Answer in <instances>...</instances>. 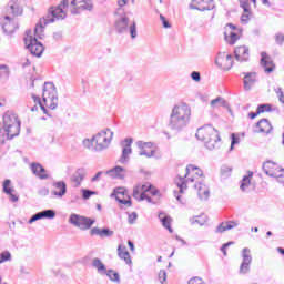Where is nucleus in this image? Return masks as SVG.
Wrapping results in <instances>:
<instances>
[{"label":"nucleus","instance_id":"f257e3e1","mask_svg":"<svg viewBox=\"0 0 284 284\" xmlns=\"http://www.w3.org/2000/svg\"><path fill=\"white\" fill-rule=\"evenodd\" d=\"M192 109L186 103L175 104L169 119V128L173 132H182L190 124Z\"/></svg>","mask_w":284,"mask_h":284},{"label":"nucleus","instance_id":"f03ea898","mask_svg":"<svg viewBox=\"0 0 284 284\" xmlns=\"http://www.w3.org/2000/svg\"><path fill=\"white\" fill-rule=\"evenodd\" d=\"M68 6H70V0H62L59 6L49 8V13L36 24L34 34L38 39H43L44 26L54 23L55 21H63V19L68 17V13L63 10L68 8Z\"/></svg>","mask_w":284,"mask_h":284},{"label":"nucleus","instance_id":"7ed1b4c3","mask_svg":"<svg viewBox=\"0 0 284 284\" xmlns=\"http://www.w3.org/2000/svg\"><path fill=\"white\" fill-rule=\"evenodd\" d=\"M196 140L202 141L206 150H219L221 148V133L211 124L197 129Z\"/></svg>","mask_w":284,"mask_h":284},{"label":"nucleus","instance_id":"20e7f679","mask_svg":"<svg viewBox=\"0 0 284 284\" xmlns=\"http://www.w3.org/2000/svg\"><path fill=\"white\" fill-rule=\"evenodd\" d=\"M2 128L7 131V139L12 140L14 136H19L21 132V121L17 114L8 111L3 114Z\"/></svg>","mask_w":284,"mask_h":284},{"label":"nucleus","instance_id":"39448f33","mask_svg":"<svg viewBox=\"0 0 284 284\" xmlns=\"http://www.w3.org/2000/svg\"><path fill=\"white\" fill-rule=\"evenodd\" d=\"M113 136L114 132H112L110 129L102 130L93 135L92 141L95 143L93 148L94 152H103V150H108L112 143Z\"/></svg>","mask_w":284,"mask_h":284},{"label":"nucleus","instance_id":"423d86ee","mask_svg":"<svg viewBox=\"0 0 284 284\" xmlns=\"http://www.w3.org/2000/svg\"><path fill=\"white\" fill-rule=\"evenodd\" d=\"M42 101L43 103L48 104L50 110H57L59 105V93L57 92V87H54L53 82H45L43 85L42 92Z\"/></svg>","mask_w":284,"mask_h":284},{"label":"nucleus","instance_id":"0eeeda50","mask_svg":"<svg viewBox=\"0 0 284 284\" xmlns=\"http://www.w3.org/2000/svg\"><path fill=\"white\" fill-rule=\"evenodd\" d=\"M186 173L184 176H179V181H175L179 190H180V194H183L184 190H187V182L190 183H194L195 178H187L189 174H195V176L197 179H201V176H203V170H201L199 166H195L193 164H189L186 165Z\"/></svg>","mask_w":284,"mask_h":284},{"label":"nucleus","instance_id":"6e6552de","mask_svg":"<svg viewBox=\"0 0 284 284\" xmlns=\"http://www.w3.org/2000/svg\"><path fill=\"white\" fill-rule=\"evenodd\" d=\"M23 41L27 50H29L32 57H38V58L42 57L45 50V47H43V43L39 42L37 37H32L31 30L26 31V37L23 38Z\"/></svg>","mask_w":284,"mask_h":284},{"label":"nucleus","instance_id":"1a4fd4ad","mask_svg":"<svg viewBox=\"0 0 284 284\" xmlns=\"http://www.w3.org/2000/svg\"><path fill=\"white\" fill-rule=\"evenodd\" d=\"M263 172L271 179H276L278 183H284V169L278 163L267 160L262 165Z\"/></svg>","mask_w":284,"mask_h":284},{"label":"nucleus","instance_id":"9d476101","mask_svg":"<svg viewBox=\"0 0 284 284\" xmlns=\"http://www.w3.org/2000/svg\"><path fill=\"white\" fill-rule=\"evenodd\" d=\"M69 223L71 225H74V227H78L79 230L85 231L92 227L93 223H95V220L92 217H87L77 213H72L69 217Z\"/></svg>","mask_w":284,"mask_h":284},{"label":"nucleus","instance_id":"9b49d317","mask_svg":"<svg viewBox=\"0 0 284 284\" xmlns=\"http://www.w3.org/2000/svg\"><path fill=\"white\" fill-rule=\"evenodd\" d=\"M242 263L240 265V274L245 276V274H250L251 265H252V250L250 247H244L241 253Z\"/></svg>","mask_w":284,"mask_h":284},{"label":"nucleus","instance_id":"f8f14e48","mask_svg":"<svg viewBox=\"0 0 284 284\" xmlns=\"http://www.w3.org/2000/svg\"><path fill=\"white\" fill-rule=\"evenodd\" d=\"M132 143H134V139L126 138L121 142L122 146V155L119 159V163L122 165H128L130 163V154H132Z\"/></svg>","mask_w":284,"mask_h":284},{"label":"nucleus","instance_id":"ddd939ff","mask_svg":"<svg viewBox=\"0 0 284 284\" xmlns=\"http://www.w3.org/2000/svg\"><path fill=\"white\" fill-rule=\"evenodd\" d=\"M215 64L217 65V68H221V70H232V65H234L232 54L220 52L215 59Z\"/></svg>","mask_w":284,"mask_h":284},{"label":"nucleus","instance_id":"4468645a","mask_svg":"<svg viewBox=\"0 0 284 284\" xmlns=\"http://www.w3.org/2000/svg\"><path fill=\"white\" fill-rule=\"evenodd\" d=\"M189 8L191 10H197L199 12H205L214 10L215 4L214 0H193Z\"/></svg>","mask_w":284,"mask_h":284},{"label":"nucleus","instance_id":"2eb2a0df","mask_svg":"<svg viewBox=\"0 0 284 284\" xmlns=\"http://www.w3.org/2000/svg\"><path fill=\"white\" fill-rule=\"evenodd\" d=\"M52 187L51 194L55 196V199H63V196L68 194V184L63 180L53 182Z\"/></svg>","mask_w":284,"mask_h":284},{"label":"nucleus","instance_id":"dca6fc26","mask_svg":"<svg viewBox=\"0 0 284 284\" xmlns=\"http://www.w3.org/2000/svg\"><path fill=\"white\" fill-rule=\"evenodd\" d=\"M85 176H88L85 168L77 169L70 178L71 183H73V187H81V183H83Z\"/></svg>","mask_w":284,"mask_h":284},{"label":"nucleus","instance_id":"f3484780","mask_svg":"<svg viewBox=\"0 0 284 284\" xmlns=\"http://www.w3.org/2000/svg\"><path fill=\"white\" fill-rule=\"evenodd\" d=\"M30 168H31L32 174H34V176H37L41 181H45L50 179V174H48V171L45 170V168H43L41 163L32 162Z\"/></svg>","mask_w":284,"mask_h":284},{"label":"nucleus","instance_id":"a211bd4d","mask_svg":"<svg viewBox=\"0 0 284 284\" xmlns=\"http://www.w3.org/2000/svg\"><path fill=\"white\" fill-rule=\"evenodd\" d=\"M234 57L240 63H247L250 61V48L240 45L234 49Z\"/></svg>","mask_w":284,"mask_h":284},{"label":"nucleus","instance_id":"6ab92c4d","mask_svg":"<svg viewBox=\"0 0 284 284\" xmlns=\"http://www.w3.org/2000/svg\"><path fill=\"white\" fill-rule=\"evenodd\" d=\"M261 65L266 74H272L276 70V64H274V61H272L266 52L261 53Z\"/></svg>","mask_w":284,"mask_h":284},{"label":"nucleus","instance_id":"aec40b11","mask_svg":"<svg viewBox=\"0 0 284 284\" xmlns=\"http://www.w3.org/2000/svg\"><path fill=\"white\" fill-rule=\"evenodd\" d=\"M243 78V85H244V90L246 92H250V90H252V88H254V85L256 84V72H242Z\"/></svg>","mask_w":284,"mask_h":284},{"label":"nucleus","instance_id":"412c9836","mask_svg":"<svg viewBox=\"0 0 284 284\" xmlns=\"http://www.w3.org/2000/svg\"><path fill=\"white\" fill-rule=\"evenodd\" d=\"M194 187L197 190V196L201 201H207L210 199V187L203 181H197Z\"/></svg>","mask_w":284,"mask_h":284},{"label":"nucleus","instance_id":"4be33fe9","mask_svg":"<svg viewBox=\"0 0 284 284\" xmlns=\"http://www.w3.org/2000/svg\"><path fill=\"white\" fill-rule=\"evenodd\" d=\"M12 181H10V179L4 180L2 184V192L9 196L11 203H17V201H19V196L12 193L14 192V189L10 187Z\"/></svg>","mask_w":284,"mask_h":284},{"label":"nucleus","instance_id":"5701e85b","mask_svg":"<svg viewBox=\"0 0 284 284\" xmlns=\"http://www.w3.org/2000/svg\"><path fill=\"white\" fill-rule=\"evenodd\" d=\"M128 23H130V18L123 16L114 22V28L118 34H125L128 32Z\"/></svg>","mask_w":284,"mask_h":284},{"label":"nucleus","instance_id":"b1692460","mask_svg":"<svg viewBox=\"0 0 284 284\" xmlns=\"http://www.w3.org/2000/svg\"><path fill=\"white\" fill-rule=\"evenodd\" d=\"M91 236H100V239H110V236H114V231L109 227L99 229L94 226L90 231Z\"/></svg>","mask_w":284,"mask_h":284},{"label":"nucleus","instance_id":"393cba45","mask_svg":"<svg viewBox=\"0 0 284 284\" xmlns=\"http://www.w3.org/2000/svg\"><path fill=\"white\" fill-rule=\"evenodd\" d=\"M7 12L13 17H21V14H23V9L19 7V0L9 1L7 6Z\"/></svg>","mask_w":284,"mask_h":284},{"label":"nucleus","instance_id":"a878e982","mask_svg":"<svg viewBox=\"0 0 284 284\" xmlns=\"http://www.w3.org/2000/svg\"><path fill=\"white\" fill-rule=\"evenodd\" d=\"M256 128H258L260 133L262 134H271L272 130H274V128L272 126V123H270V120L263 118L261 119L257 123H256Z\"/></svg>","mask_w":284,"mask_h":284},{"label":"nucleus","instance_id":"bb28decb","mask_svg":"<svg viewBox=\"0 0 284 284\" xmlns=\"http://www.w3.org/2000/svg\"><path fill=\"white\" fill-rule=\"evenodd\" d=\"M4 23H2V30L4 34H14L17 31V26H14V21H12V18L10 16H4Z\"/></svg>","mask_w":284,"mask_h":284},{"label":"nucleus","instance_id":"cd10ccee","mask_svg":"<svg viewBox=\"0 0 284 284\" xmlns=\"http://www.w3.org/2000/svg\"><path fill=\"white\" fill-rule=\"evenodd\" d=\"M234 227H239V223L235 221L221 222L215 232L216 234H223V232H227V230H234Z\"/></svg>","mask_w":284,"mask_h":284},{"label":"nucleus","instance_id":"c85d7f7f","mask_svg":"<svg viewBox=\"0 0 284 284\" xmlns=\"http://www.w3.org/2000/svg\"><path fill=\"white\" fill-rule=\"evenodd\" d=\"M118 255L121 261L126 263V265H132V257L130 256V252H128L125 246L121 244L118 246Z\"/></svg>","mask_w":284,"mask_h":284},{"label":"nucleus","instance_id":"c756f323","mask_svg":"<svg viewBox=\"0 0 284 284\" xmlns=\"http://www.w3.org/2000/svg\"><path fill=\"white\" fill-rule=\"evenodd\" d=\"M91 266L97 270L98 274H101L102 276L105 274L108 268L105 267V264L101 261L99 257H94L92 260Z\"/></svg>","mask_w":284,"mask_h":284},{"label":"nucleus","instance_id":"7c9ffc66","mask_svg":"<svg viewBox=\"0 0 284 284\" xmlns=\"http://www.w3.org/2000/svg\"><path fill=\"white\" fill-rule=\"evenodd\" d=\"M121 172H125V169L123 166H114L113 169L105 172V174H110L111 176H116L118 179H125L124 174H121Z\"/></svg>","mask_w":284,"mask_h":284},{"label":"nucleus","instance_id":"2f4dec72","mask_svg":"<svg viewBox=\"0 0 284 284\" xmlns=\"http://www.w3.org/2000/svg\"><path fill=\"white\" fill-rule=\"evenodd\" d=\"M252 176H254V172H252V171H248L247 175L243 176L241 185H240V190H242V192H245V190L247 187H250V183H252V180H250V179H252Z\"/></svg>","mask_w":284,"mask_h":284},{"label":"nucleus","instance_id":"473e14b6","mask_svg":"<svg viewBox=\"0 0 284 284\" xmlns=\"http://www.w3.org/2000/svg\"><path fill=\"white\" fill-rule=\"evenodd\" d=\"M10 79V67L7 64H0V81H9Z\"/></svg>","mask_w":284,"mask_h":284},{"label":"nucleus","instance_id":"72a5a7b5","mask_svg":"<svg viewBox=\"0 0 284 284\" xmlns=\"http://www.w3.org/2000/svg\"><path fill=\"white\" fill-rule=\"evenodd\" d=\"M103 276H108L113 283H121V276L114 270H106Z\"/></svg>","mask_w":284,"mask_h":284},{"label":"nucleus","instance_id":"f704fd0d","mask_svg":"<svg viewBox=\"0 0 284 284\" xmlns=\"http://www.w3.org/2000/svg\"><path fill=\"white\" fill-rule=\"evenodd\" d=\"M161 223L165 230L172 234L174 232V229H172V217L170 215H165L164 217L161 219Z\"/></svg>","mask_w":284,"mask_h":284},{"label":"nucleus","instance_id":"c9c22d12","mask_svg":"<svg viewBox=\"0 0 284 284\" xmlns=\"http://www.w3.org/2000/svg\"><path fill=\"white\" fill-rule=\"evenodd\" d=\"M142 191L145 192H150V194H152V196H156L159 194V189L154 187V185L148 183V184H143L142 185Z\"/></svg>","mask_w":284,"mask_h":284},{"label":"nucleus","instance_id":"e433bc0d","mask_svg":"<svg viewBox=\"0 0 284 284\" xmlns=\"http://www.w3.org/2000/svg\"><path fill=\"white\" fill-rule=\"evenodd\" d=\"M40 214L42 215V219L52 220L57 216V211H54L52 209H47V210L41 211Z\"/></svg>","mask_w":284,"mask_h":284},{"label":"nucleus","instance_id":"4c0bfd02","mask_svg":"<svg viewBox=\"0 0 284 284\" xmlns=\"http://www.w3.org/2000/svg\"><path fill=\"white\" fill-rule=\"evenodd\" d=\"M225 40L229 41L230 45H234L236 41H239V33L236 32H231L227 39V32H224Z\"/></svg>","mask_w":284,"mask_h":284},{"label":"nucleus","instance_id":"58836bf2","mask_svg":"<svg viewBox=\"0 0 284 284\" xmlns=\"http://www.w3.org/2000/svg\"><path fill=\"white\" fill-rule=\"evenodd\" d=\"M79 9L81 11L87 10L88 12H92V10H94V4L92 3V0H85L83 4L79 6Z\"/></svg>","mask_w":284,"mask_h":284},{"label":"nucleus","instance_id":"ea45409f","mask_svg":"<svg viewBox=\"0 0 284 284\" xmlns=\"http://www.w3.org/2000/svg\"><path fill=\"white\" fill-rule=\"evenodd\" d=\"M257 114H263L264 112H272V104L263 103L257 106Z\"/></svg>","mask_w":284,"mask_h":284},{"label":"nucleus","instance_id":"a19ab883","mask_svg":"<svg viewBox=\"0 0 284 284\" xmlns=\"http://www.w3.org/2000/svg\"><path fill=\"white\" fill-rule=\"evenodd\" d=\"M216 103H220V105H222V108H227V101L221 97H217L211 101L212 108H214L216 105Z\"/></svg>","mask_w":284,"mask_h":284},{"label":"nucleus","instance_id":"79ce46f5","mask_svg":"<svg viewBox=\"0 0 284 284\" xmlns=\"http://www.w3.org/2000/svg\"><path fill=\"white\" fill-rule=\"evenodd\" d=\"M191 225L197 224V225H205L207 223V220L201 219V216H195L190 219Z\"/></svg>","mask_w":284,"mask_h":284},{"label":"nucleus","instance_id":"37998d69","mask_svg":"<svg viewBox=\"0 0 284 284\" xmlns=\"http://www.w3.org/2000/svg\"><path fill=\"white\" fill-rule=\"evenodd\" d=\"M126 192H128V190H125V187H116L113 190V193H111V197L116 199V196H119V195L125 196Z\"/></svg>","mask_w":284,"mask_h":284},{"label":"nucleus","instance_id":"c03bdc74","mask_svg":"<svg viewBox=\"0 0 284 284\" xmlns=\"http://www.w3.org/2000/svg\"><path fill=\"white\" fill-rule=\"evenodd\" d=\"M81 193H82V199L84 201H88V199H90V196H94V194H97L95 191L88 190V189H82Z\"/></svg>","mask_w":284,"mask_h":284},{"label":"nucleus","instance_id":"a18cd8bd","mask_svg":"<svg viewBox=\"0 0 284 284\" xmlns=\"http://www.w3.org/2000/svg\"><path fill=\"white\" fill-rule=\"evenodd\" d=\"M241 143V138L236 136L235 133L231 134V148H230V152H232V150H234V145H239Z\"/></svg>","mask_w":284,"mask_h":284},{"label":"nucleus","instance_id":"49530a36","mask_svg":"<svg viewBox=\"0 0 284 284\" xmlns=\"http://www.w3.org/2000/svg\"><path fill=\"white\" fill-rule=\"evenodd\" d=\"M221 174L224 176V179H227L232 174V168L227 165H222L221 166Z\"/></svg>","mask_w":284,"mask_h":284},{"label":"nucleus","instance_id":"de8ad7c7","mask_svg":"<svg viewBox=\"0 0 284 284\" xmlns=\"http://www.w3.org/2000/svg\"><path fill=\"white\" fill-rule=\"evenodd\" d=\"M115 201H118V203H121V205H126L128 207H132V199L130 196H128V200L121 199V196H116Z\"/></svg>","mask_w":284,"mask_h":284},{"label":"nucleus","instance_id":"09e8293b","mask_svg":"<svg viewBox=\"0 0 284 284\" xmlns=\"http://www.w3.org/2000/svg\"><path fill=\"white\" fill-rule=\"evenodd\" d=\"M129 32H130V36H131V39H136L138 37V32H136V22L133 21L130 27H129Z\"/></svg>","mask_w":284,"mask_h":284},{"label":"nucleus","instance_id":"8fccbe9b","mask_svg":"<svg viewBox=\"0 0 284 284\" xmlns=\"http://www.w3.org/2000/svg\"><path fill=\"white\" fill-rule=\"evenodd\" d=\"M136 145L139 148V150H143L145 148L152 149L154 148V143L153 142H143V141H138Z\"/></svg>","mask_w":284,"mask_h":284},{"label":"nucleus","instance_id":"3c124183","mask_svg":"<svg viewBox=\"0 0 284 284\" xmlns=\"http://www.w3.org/2000/svg\"><path fill=\"white\" fill-rule=\"evenodd\" d=\"M141 151L139 152V156H146V159H152L154 154H156L155 150H151V152H146L145 149H140Z\"/></svg>","mask_w":284,"mask_h":284},{"label":"nucleus","instance_id":"603ef678","mask_svg":"<svg viewBox=\"0 0 284 284\" xmlns=\"http://www.w3.org/2000/svg\"><path fill=\"white\" fill-rule=\"evenodd\" d=\"M82 145L87 148L88 150H94V140L91 139H84L82 142Z\"/></svg>","mask_w":284,"mask_h":284},{"label":"nucleus","instance_id":"864d4df0","mask_svg":"<svg viewBox=\"0 0 284 284\" xmlns=\"http://www.w3.org/2000/svg\"><path fill=\"white\" fill-rule=\"evenodd\" d=\"M240 1V7L244 12L250 13V0H239Z\"/></svg>","mask_w":284,"mask_h":284},{"label":"nucleus","instance_id":"5fc2aeb1","mask_svg":"<svg viewBox=\"0 0 284 284\" xmlns=\"http://www.w3.org/2000/svg\"><path fill=\"white\" fill-rule=\"evenodd\" d=\"M12 258V255L10 252L6 251L0 254V263H6V261H10Z\"/></svg>","mask_w":284,"mask_h":284},{"label":"nucleus","instance_id":"6e6d98bb","mask_svg":"<svg viewBox=\"0 0 284 284\" xmlns=\"http://www.w3.org/2000/svg\"><path fill=\"white\" fill-rule=\"evenodd\" d=\"M42 219H43V217H42V215H41V212H38V213L33 214V215L29 219L28 223H29V225H32V223H36V221H41Z\"/></svg>","mask_w":284,"mask_h":284},{"label":"nucleus","instance_id":"4d7b16f0","mask_svg":"<svg viewBox=\"0 0 284 284\" xmlns=\"http://www.w3.org/2000/svg\"><path fill=\"white\" fill-rule=\"evenodd\" d=\"M274 92L277 94L278 101L280 103L284 104V93H283V89L281 87L275 88Z\"/></svg>","mask_w":284,"mask_h":284},{"label":"nucleus","instance_id":"13d9d810","mask_svg":"<svg viewBox=\"0 0 284 284\" xmlns=\"http://www.w3.org/2000/svg\"><path fill=\"white\" fill-rule=\"evenodd\" d=\"M158 278L160 281V283H165V281H168V273L165 272V270H161L158 274Z\"/></svg>","mask_w":284,"mask_h":284},{"label":"nucleus","instance_id":"bf43d9fd","mask_svg":"<svg viewBox=\"0 0 284 284\" xmlns=\"http://www.w3.org/2000/svg\"><path fill=\"white\" fill-rule=\"evenodd\" d=\"M136 219H139V214H136V212H132L131 214H129L128 223L130 225H134Z\"/></svg>","mask_w":284,"mask_h":284},{"label":"nucleus","instance_id":"052dcab7","mask_svg":"<svg viewBox=\"0 0 284 284\" xmlns=\"http://www.w3.org/2000/svg\"><path fill=\"white\" fill-rule=\"evenodd\" d=\"M230 245H234V242L231 241V242H227V243H224L222 246H221V252L223 253L224 256H227V247H230Z\"/></svg>","mask_w":284,"mask_h":284},{"label":"nucleus","instance_id":"680f3d73","mask_svg":"<svg viewBox=\"0 0 284 284\" xmlns=\"http://www.w3.org/2000/svg\"><path fill=\"white\" fill-rule=\"evenodd\" d=\"M275 42H276L277 45H283L284 34L283 33H276L275 34Z\"/></svg>","mask_w":284,"mask_h":284},{"label":"nucleus","instance_id":"e2e57ef3","mask_svg":"<svg viewBox=\"0 0 284 284\" xmlns=\"http://www.w3.org/2000/svg\"><path fill=\"white\" fill-rule=\"evenodd\" d=\"M191 79H192V81H195V83H199V81H201V72L193 71L191 73Z\"/></svg>","mask_w":284,"mask_h":284},{"label":"nucleus","instance_id":"0e129e2a","mask_svg":"<svg viewBox=\"0 0 284 284\" xmlns=\"http://www.w3.org/2000/svg\"><path fill=\"white\" fill-rule=\"evenodd\" d=\"M138 201H148V203H154L152 202V197L146 195L144 191L140 194V197L138 199Z\"/></svg>","mask_w":284,"mask_h":284},{"label":"nucleus","instance_id":"69168bd1","mask_svg":"<svg viewBox=\"0 0 284 284\" xmlns=\"http://www.w3.org/2000/svg\"><path fill=\"white\" fill-rule=\"evenodd\" d=\"M160 21H162L163 28H172V24H170V21L163 17V14H160Z\"/></svg>","mask_w":284,"mask_h":284},{"label":"nucleus","instance_id":"338daca9","mask_svg":"<svg viewBox=\"0 0 284 284\" xmlns=\"http://www.w3.org/2000/svg\"><path fill=\"white\" fill-rule=\"evenodd\" d=\"M141 197V191L139 189V186H135L133 189V199H135L136 201H139V199Z\"/></svg>","mask_w":284,"mask_h":284},{"label":"nucleus","instance_id":"774afa93","mask_svg":"<svg viewBox=\"0 0 284 284\" xmlns=\"http://www.w3.org/2000/svg\"><path fill=\"white\" fill-rule=\"evenodd\" d=\"M241 21H242V23H250V14L248 13H243L241 16Z\"/></svg>","mask_w":284,"mask_h":284}]
</instances>
